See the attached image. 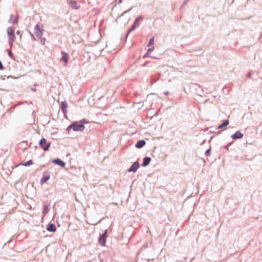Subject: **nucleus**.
Segmentation results:
<instances>
[{
  "label": "nucleus",
  "mask_w": 262,
  "mask_h": 262,
  "mask_svg": "<svg viewBox=\"0 0 262 262\" xmlns=\"http://www.w3.org/2000/svg\"><path fill=\"white\" fill-rule=\"evenodd\" d=\"M85 127L83 124H79L77 122H74L71 125H70L67 129H72L74 131H82L84 129Z\"/></svg>",
  "instance_id": "obj_1"
},
{
  "label": "nucleus",
  "mask_w": 262,
  "mask_h": 262,
  "mask_svg": "<svg viewBox=\"0 0 262 262\" xmlns=\"http://www.w3.org/2000/svg\"><path fill=\"white\" fill-rule=\"evenodd\" d=\"M39 145L41 148L46 151L49 149L50 146V143H47V140L45 138H42L39 141Z\"/></svg>",
  "instance_id": "obj_2"
},
{
  "label": "nucleus",
  "mask_w": 262,
  "mask_h": 262,
  "mask_svg": "<svg viewBox=\"0 0 262 262\" xmlns=\"http://www.w3.org/2000/svg\"><path fill=\"white\" fill-rule=\"evenodd\" d=\"M61 54H62V56L60 59V61L61 62H63L64 66H66L67 65L69 59V55L68 53L64 52H61Z\"/></svg>",
  "instance_id": "obj_3"
},
{
  "label": "nucleus",
  "mask_w": 262,
  "mask_h": 262,
  "mask_svg": "<svg viewBox=\"0 0 262 262\" xmlns=\"http://www.w3.org/2000/svg\"><path fill=\"white\" fill-rule=\"evenodd\" d=\"M35 33L37 36H40L42 34L43 28L42 27L39 25H36L35 27Z\"/></svg>",
  "instance_id": "obj_4"
},
{
  "label": "nucleus",
  "mask_w": 262,
  "mask_h": 262,
  "mask_svg": "<svg viewBox=\"0 0 262 262\" xmlns=\"http://www.w3.org/2000/svg\"><path fill=\"white\" fill-rule=\"evenodd\" d=\"M106 233L107 231L106 230L104 233H103L102 235L100 236L99 239V243L103 246H105V243L106 242Z\"/></svg>",
  "instance_id": "obj_5"
},
{
  "label": "nucleus",
  "mask_w": 262,
  "mask_h": 262,
  "mask_svg": "<svg viewBox=\"0 0 262 262\" xmlns=\"http://www.w3.org/2000/svg\"><path fill=\"white\" fill-rule=\"evenodd\" d=\"M50 178V176L49 173L47 171H45L43 173L42 178L40 180L41 183H46L47 181H48Z\"/></svg>",
  "instance_id": "obj_6"
},
{
  "label": "nucleus",
  "mask_w": 262,
  "mask_h": 262,
  "mask_svg": "<svg viewBox=\"0 0 262 262\" xmlns=\"http://www.w3.org/2000/svg\"><path fill=\"white\" fill-rule=\"evenodd\" d=\"M139 167V163L138 162H134L132 164L131 167H130V168L128 170V171H129V172H132V171L135 172V171H137V170L138 169Z\"/></svg>",
  "instance_id": "obj_7"
},
{
  "label": "nucleus",
  "mask_w": 262,
  "mask_h": 262,
  "mask_svg": "<svg viewBox=\"0 0 262 262\" xmlns=\"http://www.w3.org/2000/svg\"><path fill=\"white\" fill-rule=\"evenodd\" d=\"M7 32L9 34L10 39L13 41L14 39V29L10 27L8 29Z\"/></svg>",
  "instance_id": "obj_8"
},
{
  "label": "nucleus",
  "mask_w": 262,
  "mask_h": 262,
  "mask_svg": "<svg viewBox=\"0 0 262 262\" xmlns=\"http://www.w3.org/2000/svg\"><path fill=\"white\" fill-rule=\"evenodd\" d=\"M243 134L239 131H237L235 133L232 135V138L233 139H240L243 138Z\"/></svg>",
  "instance_id": "obj_9"
},
{
  "label": "nucleus",
  "mask_w": 262,
  "mask_h": 262,
  "mask_svg": "<svg viewBox=\"0 0 262 262\" xmlns=\"http://www.w3.org/2000/svg\"><path fill=\"white\" fill-rule=\"evenodd\" d=\"M47 230L50 232H55L56 228L53 224H49L47 225Z\"/></svg>",
  "instance_id": "obj_10"
},
{
  "label": "nucleus",
  "mask_w": 262,
  "mask_h": 262,
  "mask_svg": "<svg viewBox=\"0 0 262 262\" xmlns=\"http://www.w3.org/2000/svg\"><path fill=\"white\" fill-rule=\"evenodd\" d=\"M61 109L64 114L67 113V108L68 106V104L66 101L61 102Z\"/></svg>",
  "instance_id": "obj_11"
},
{
  "label": "nucleus",
  "mask_w": 262,
  "mask_h": 262,
  "mask_svg": "<svg viewBox=\"0 0 262 262\" xmlns=\"http://www.w3.org/2000/svg\"><path fill=\"white\" fill-rule=\"evenodd\" d=\"M145 144V141L144 140H140L136 144V147L138 148H142Z\"/></svg>",
  "instance_id": "obj_12"
},
{
  "label": "nucleus",
  "mask_w": 262,
  "mask_h": 262,
  "mask_svg": "<svg viewBox=\"0 0 262 262\" xmlns=\"http://www.w3.org/2000/svg\"><path fill=\"white\" fill-rule=\"evenodd\" d=\"M53 162L56 164H58L62 167H64L65 166V163L60 160V159H56L53 161Z\"/></svg>",
  "instance_id": "obj_13"
},
{
  "label": "nucleus",
  "mask_w": 262,
  "mask_h": 262,
  "mask_svg": "<svg viewBox=\"0 0 262 262\" xmlns=\"http://www.w3.org/2000/svg\"><path fill=\"white\" fill-rule=\"evenodd\" d=\"M151 161V158L149 157H146L144 159V161L142 164L143 166H146L149 164Z\"/></svg>",
  "instance_id": "obj_14"
},
{
  "label": "nucleus",
  "mask_w": 262,
  "mask_h": 262,
  "mask_svg": "<svg viewBox=\"0 0 262 262\" xmlns=\"http://www.w3.org/2000/svg\"><path fill=\"white\" fill-rule=\"evenodd\" d=\"M33 164V162L32 160H30L24 163H20L18 165H21L24 166H29L32 165Z\"/></svg>",
  "instance_id": "obj_15"
},
{
  "label": "nucleus",
  "mask_w": 262,
  "mask_h": 262,
  "mask_svg": "<svg viewBox=\"0 0 262 262\" xmlns=\"http://www.w3.org/2000/svg\"><path fill=\"white\" fill-rule=\"evenodd\" d=\"M229 124V121L228 120H225L223 122V123L220 126H219L218 128H222V127L226 126Z\"/></svg>",
  "instance_id": "obj_16"
},
{
  "label": "nucleus",
  "mask_w": 262,
  "mask_h": 262,
  "mask_svg": "<svg viewBox=\"0 0 262 262\" xmlns=\"http://www.w3.org/2000/svg\"><path fill=\"white\" fill-rule=\"evenodd\" d=\"M154 37L152 36L149 40V41L148 43V47H150V46H152L154 44Z\"/></svg>",
  "instance_id": "obj_17"
},
{
  "label": "nucleus",
  "mask_w": 262,
  "mask_h": 262,
  "mask_svg": "<svg viewBox=\"0 0 262 262\" xmlns=\"http://www.w3.org/2000/svg\"><path fill=\"white\" fill-rule=\"evenodd\" d=\"M136 27H137V24H135V23L134 22V23L132 25L131 28L128 30V33H129L131 31H133L136 28Z\"/></svg>",
  "instance_id": "obj_18"
},
{
  "label": "nucleus",
  "mask_w": 262,
  "mask_h": 262,
  "mask_svg": "<svg viewBox=\"0 0 262 262\" xmlns=\"http://www.w3.org/2000/svg\"><path fill=\"white\" fill-rule=\"evenodd\" d=\"M72 7L75 8V9H78V7H76L75 5H76V2L75 1H73L71 2Z\"/></svg>",
  "instance_id": "obj_19"
},
{
  "label": "nucleus",
  "mask_w": 262,
  "mask_h": 262,
  "mask_svg": "<svg viewBox=\"0 0 262 262\" xmlns=\"http://www.w3.org/2000/svg\"><path fill=\"white\" fill-rule=\"evenodd\" d=\"M47 211H48V207L47 206H46L44 207V209L43 211V213L44 214V215H45L46 214Z\"/></svg>",
  "instance_id": "obj_20"
},
{
  "label": "nucleus",
  "mask_w": 262,
  "mask_h": 262,
  "mask_svg": "<svg viewBox=\"0 0 262 262\" xmlns=\"http://www.w3.org/2000/svg\"><path fill=\"white\" fill-rule=\"evenodd\" d=\"M140 17H139L137 18L135 21V24H137L138 22L140 20Z\"/></svg>",
  "instance_id": "obj_21"
},
{
  "label": "nucleus",
  "mask_w": 262,
  "mask_h": 262,
  "mask_svg": "<svg viewBox=\"0 0 262 262\" xmlns=\"http://www.w3.org/2000/svg\"><path fill=\"white\" fill-rule=\"evenodd\" d=\"M154 47H152L151 48H149L148 51V52H151L154 50Z\"/></svg>",
  "instance_id": "obj_22"
},
{
  "label": "nucleus",
  "mask_w": 262,
  "mask_h": 262,
  "mask_svg": "<svg viewBox=\"0 0 262 262\" xmlns=\"http://www.w3.org/2000/svg\"><path fill=\"white\" fill-rule=\"evenodd\" d=\"M100 91V89H98L97 90V91H96L95 93V95H97V93H98L99 92V91Z\"/></svg>",
  "instance_id": "obj_23"
},
{
  "label": "nucleus",
  "mask_w": 262,
  "mask_h": 262,
  "mask_svg": "<svg viewBox=\"0 0 262 262\" xmlns=\"http://www.w3.org/2000/svg\"><path fill=\"white\" fill-rule=\"evenodd\" d=\"M104 94H105V93H104V92L102 93V94L101 95V96H100V97H103V96H104Z\"/></svg>",
  "instance_id": "obj_24"
}]
</instances>
